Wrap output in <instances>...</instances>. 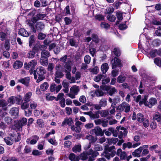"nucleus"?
Returning a JSON list of instances; mask_svg holds the SVG:
<instances>
[{"label":"nucleus","instance_id":"nucleus-34","mask_svg":"<svg viewBox=\"0 0 161 161\" xmlns=\"http://www.w3.org/2000/svg\"><path fill=\"white\" fill-rule=\"evenodd\" d=\"M94 149L96 151H102L103 148L101 145L97 144H95L94 145Z\"/></svg>","mask_w":161,"mask_h":161},{"label":"nucleus","instance_id":"nucleus-64","mask_svg":"<svg viewBox=\"0 0 161 161\" xmlns=\"http://www.w3.org/2000/svg\"><path fill=\"white\" fill-rule=\"evenodd\" d=\"M64 20L66 25H68L70 24L72 20L71 19L68 17H66L64 19Z\"/></svg>","mask_w":161,"mask_h":161},{"label":"nucleus","instance_id":"nucleus-38","mask_svg":"<svg viewBox=\"0 0 161 161\" xmlns=\"http://www.w3.org/2000/svg\"><path fill=\"white\" fill-rule=\"evenodd\" d=\"M100 114L102 117H105L108 114L109 111L108 110H103L100 112Z\"/></svg>","mask_w":161,"mask_h":161},{"label":"nucleus","instance_id":"nucleus-16","mask_svg":"<svg viewBox=\"0 0 161 161\" xmlns=\"http://www.w3.org/2000/svg\"><path fill=\"white\" fill-rule=\"evenodd\" d=\"M40 63L43 66H46L48 64V59L46 57H41Z\"/></svg>","mask_w":161,"mask_h":161},{"label":"nucleus","instance_id":"nucleus-3","mask_svg":"<svg viewBox=\"0 0 161 161\" xmlns=\"http://www.w3.org/2000/svg\"><path fill=\"white\" fill-rule=\"evenodd\" d=\"M79 90V86H73L70 88L69 93L67 94L66 95L72 99L75 98V96L78 94Z\"/></svg>","mask_w":161,"mask_h":161},{"label":"nucleus","instance_id":"nucleus-40","mask_svg":"<svg viewBox=\"0 0 161 161\" xmlns=\"http://www.w3.org/2000/svg\"><path fill=\"white\" fill-rule=\"evenodd\" d=\"M157 103V99L154 98H151L149 100V103L151 106L155 105Z\"/></svg>","mask_w":161,"mask_h":161},{"label":"nucleus","instance_id":"nucleus-25","mask_svg":"<svg viewBox=\"0 0 161 161\" xmlns=\"http://www.w3.org/2000/svg\"><path fill=\"white\" fill-rule=\"evenodd\" d=\"M106 76V75H103L101 74H99L95 76L94 78V80L96 82H99L103 77L105 78Z\"/></svg>","mask_w":161,"mask_h":161},{"label":"nucleus","instance_id":"nucleus-31","mask_svg":"<svg viewBox=\"0 0 161 161\" xmlns=\"http://www.w3.org/2000/svg\"><path fill=\"white\" fill-rule=\"evenodd\" d=\"M15 99H16V97L13 96L11 97L8 98V103L10 104L8 105V106H10L11 105L14 104L15 103Z\"/></svg>","mask_w":161,"mask_h":161},{"label":"nucleus","instance_id":"nucleus-15","mask_svg":"<svg viewBox=\"0 0 161 161\" xmlns=\"http://www.w3.org/2000/svg\"><path fill=\"white\" fill-rule=\"evenodd\" d=\"M37 73L38 75H44L46 73V70L44 67L39 66L36 69Z\"/></svg>","mask_w":161,"mask_h":161},{"label":"nucleus","instance_id":"nucleus-43","mask_svg":"<svg viewBox=\"0 0 161 161\" xmlns=\"http://www.w3.org/2000/svg\"><path fill=\"white\" fill-rule=\"evenodd\" d=\"M71 63V61H68V63H66L65 64L66 66V70H65V72H70L71 70V66H70V64Z\"/></svg>","mask_w":161,"mask_h":161},{"label":"nucleus","instance_id":"nucleus-56","mask_svg":"<svg viewBox=\"0 0 161 161\" xmlns=\"http://www.w3.org/2000/svg\"><path fill=\"white\" fill-rule=\"evenodd\" d=\"M95 18L96 19L99 21L103 20L104 19V16L101 14L97 15L95 16Z\"/></svg>","mask_w":161,"mask_h":161},{"label":"nucleus","instance_id":"nucleus-1","mask_svg":"<svg viewBox=\"0 0 161 161\" xmlns=\"http://www.w3.org/2000/svg\"><path fill=\"white\" fill-rule=\"evenodd\" d=\"M20 139V136L18 134L11 135L10 137H7L4 138V142L8 145H11L14 142H18Z\"/></svg>","mask_w":161,"mask_h":161},{"label":"nucleus","instance_id":"nucleus-61","mask_svg":"<svg viewBox=\"0 0 161 161\" xmlns=\"http://www.w3.org/2000/svg\"><path fill=\"white\" fill-rule=\"evenodd\" d=\"M46 98L47 100H53L55 98V97L53 96L47 94L46 95Z\"/></svg>","mask_w":161,"mask_h":161},{"label":"nucleus","instance_id":"nucleus-18","mask_svg":"<svg viewBox=\"0 0 161 161\" xmlns=\"http://www.w3.org/2000/svg\"><path fill=\"white\" fill-rule=\"evenodd\" d=\"M10 34V32H7L6 33L3 32H0V39L2 41L6 40L8 36Z\"/></svg>","mask_w":161,"mask_h":161},{"label":"nucleus","instance_id":"nucleus-33","mask_svg":"<svg viewBox=\"0 0 161 161\" xmlns=\"http://www.w3.org/2000/svg\"><path fill=\"white\" fill-rule=\"evenodd\" d=\"M71 129L72 131H75L77 132H80L81 130V127L80 126H75V125H71Z\"/></svg>","mask_w":161,"mask_h":161},{"label":"nucleus","instance_id":"nucleus-41","mask_svg":"<svg viewBox=\"0 0 161 161\" xmlns=\"http://www.w3.org/2000/svg\"><path fill=\"white\" fill-rule=\"evenodd\" d=\"M27 122V119L25 118H23L20 120L19 124L20 125L23 126L26 125Z\"/></svg>","mask_w":161,"mask_h":161},{"label":"nucleus","instance_id":"nucleus-54","mask_svg":"<svg viewBox=\"0 0 161 161\" xmlns=\"http://www.w3.org/2000/svg\"><path fill=\"white\" fill-rule=\"evenodd\" d=\"M150 54L152 58L154 57L157 55V50H154L150 52Z\"/></svg>","mask_w":161,"mask_h":161},{"label":"nucleus","instance_id":"nucleus-23","mask_svg":"<svg viewBox=\"0 0 161 161\" xmlns=\"http://www.w3.org/2000/svg\"><path fill=\"white\" fill-rule=\"evenodd\" d=\"M45 25L42 22H38L36 25V29L38 31H41L44 29Z\"/></svg>","mask_w":161,"mask_h":161},{"label":"nucleus","instance_id":"nucleus-59","mask_svg":"<svg viewBox=\"0 0 161 161\" xmlns=\"http://www.w3.org/2000/svg\"><path fill=\"white\" fill-rule=\"evenodd\" d=\"M54 68V64L53 63H49L48 66V70L50 72H52Z\"/></svg>","mask_w":161,"mask_h":161},{"label":"nucleus","instance_id":"nucleus-35","mask_svg":"<svg viewBox=\"0 0 161 161\" xmlns=\"http://www.w3.org/2000/svg\"><path fill=\"white\" fill-rule=\"evenodd\" d=\"M37 125L40 127L43 128L44 126V121L42 119H38L36 122Z\"/></svg>","mask_w":161,"mask_h":161},{"label":"nucleus","instance_id":"nucleus-13","mask_svg":"<svg viewBox=\"0 0 161 161\" xmlns=\"http://www.w3.org/2000/svg\"><path fill=\"white\" fill-rule=\"evenodd\" d=\"M38 50L36 47H35L33 48L32 51H30L27 54V56L29 58H33L35 56L36 53V52H37Z\"/></svg>","mask_w":161,"mask_h":161},{"label":"nucleus","instance_id":"nucleus-39","mask_svg":"<svg viewBox=\"0 0 161 161\" xmlns=\"http://www.w3.org/2000/svg\"><path fill=\"white\" fill-rule=\"evenodd\" d=\"M48 85L47 82H45L40 86V88L42 91H45L48 88Z\"/></svg>","mask_w":161,"mask_h":161},{"label":"nucleus","instance_id":"nucleus-14","mask_svg":"<svg viewBox=\"0 0 161 161\" xmlns=\"http://www.w3.org/2000/svg\"><path fill=\"white\" fill-rule=\"evenodd\" d=\"M143 150V147H141L138 148L135 150L134 152L132 153V155L133 156L136 157H140V154Z\"/></svg>","mask_w":161,"mask_h":161},{"label":"nucleus","instance_id":"nucleus-22","mask_svg":"<svg viewBox=\"0 0 161 161\" xmlns=\"http://www.w3.org/2000/svg\"><path fill=\"white\" fill-rule=\"evenodd\" d=\"M30 80V79L29 77H26L19 80V81L26 86H27L28 85Z\"/></svg>","mask_w":161,"mask_h":161},{"label":"nucleus","instance_id":"nucleus-45","mask_svg":"<svg viewBox=\"0 0 161 161\" xmlns=\"http://www.w3.org/2000/svg\"><path fill=\"white\" fill-rule=\"evenodd\" d=\"M30 106L32 109H35L37 107V104L36 102L32 101L30 103Z\"/></svg>","mask_w":161,"mask_h":161},{"label":"nucleus","instance_id":"nucleus-9","mask_svg":"<svg viewBox=\"0 0 161 161\" xmlns=\"http://www.w3.org/2000/svg\"><path fill=\"white\" fill-rule=\"evenodd\" d=\"M112 68L113 69L115 68L117 66L120 67L121 66L120 60L117 58H115L112 60Z\"/></svg>","mask_w":161,"mask_h":161},{"label":"nucleus","instance_id":"nucleus-52","mask_svg":"<svg viewBox=\"0 0 161 161\" xmlns=\"http://www.w3.org/2000/svg\"><path fill=\"white\" fill-rule=\"evenodd\" d=\"M154 63L158 66H161V60L160 58H156L154 59Z\"/></svg>","mask_w":161,"mask_h":161},{"label":"nucleus","instance_id":"nucleus-58","mask_svg":"<svg viewBox=\"0 0 161 161\" xmlns=\"http://www.w3.org/2000/svg\"><path fill=\"white\" fill-rule=\"evenodd\" d=\"M27 102H28L25 101V102L22 104L21 105V108L22 109H25L28 107L29 105L28 103Z\"/></svg>","mask_w":161,"mask_h":161},{"label":"nucleus","instance_id":"nucleus-27","mask_svg":"<svg viewBox=\"0 0 161 161\" xmlns=\"http://www.w3.org/2000/svg\"><path fill=\"white\" fill-rule=\"evenodd\" d=\"M8 104V103L6 100L3 99L0 100V107H2L3 108L5 107L4 108V109L5 110H6L7 109V108L5 107H6Z\"/></svg>","mask_w":161,"mask_h":161},{"label":"nucleus","instance_id":"nucleus-48","mask_svg":"<svg viewBox=\"0 0 161 161\" xmlns=\"http://www.w3.org/2000/svg\"><path fill=\"white\" fill-rule=\"evenodd\" d=\"M85 62L86 64H89L91 61V57L88 55H86L84 58Z\"/></svg>","mask_w":161,"mask_h":161},{"label":"nucleus","instance_id":"nucleus-46","mask_svg":"<svg viewBox=\"0 0 161 161\" xmlns=\"http://www.w3.org/2000/svg\"><path fill=\"white\" fill-rule=\"evenodd\" d=\"M4 47L6 50H9L10 48V44L8 40H5L4 43Z\"/></svg>","mask_w":161,"mask_h":161},{"label":"nucleus","instance_id":"nucleus-62","mask_svg":"<svg viewBox=\"0 0 161 161\" xmlns=\"http://www.w3.org/2000/svg\"><path fill=\"white\" fill-rule=\"evenodd\" d=\"M57 86V85L55 84H51L50 86V90L51 92H53L55 91L56 90V87Z\"/></svg>","mask_w":161,"mask_h":161},{"label":"nucleus","instance_id":"nucleus-6","mask_svg":"<svg viewBox=\"0 0 161 161\" xmlns=\"http://www.w3.org/2000/svg\"><path fill=\"white\" fill-rule=\"evenodd\" d=\"M39 137L38 136L35 135L32 136L31 138H28L26 140V142L28 144L31 145L35 144L39 140Z\"/></svg>","mask_w":161,"mask_h":161},{"label":"nucleus","instance_id":"nucleus-53","mask_svg":"<svg viewBox=\"0 0 161 161\" xmlns=\"http://www.w3.org/2000/svg\"><path fill=\"white\" fill-rule=\"evenodd\" d=\"M90 70V71L92 73L96 74L98 72L99 69L97 66H95L93 68L91 69Z\"/></svg>","mask_w":161,"mask_h":161},{"label":"nucleus","instance_id":"nucleus-4","mask_svg":"<svg viewBox=\"0 0 161 161\" xmlns=\"http://www.w3.org/2000/svg\"><path fill=\"white\" fill-rule=\"evenodd\" d=\"M47 47L46 45H40L39 46V49L42 51L41 53V57H46L47 58L49 57L50 55L48 51L45 50Z\"/></svg>","mask_w":161,"mask_h":161},{"label":"nucleus","instance_id":"nucleus-10","mask_svg":"<svg viewBox=\"0 0 161 161\" xmlns=\"http://www.w3.org/2000/svg\"><path fill=\"white\" fill-rule=\"evenodd\" d=\"M115 152H112L111 153L107 152L104 151L102 154L103 156L105 157L108 160H110L111 158H112L115 155Z\"/></svg>","mask_w":161,"mask_h":161},{"label":"nucleus","instance_id":"nucleus-57","mask_svg":"<svg viewBox=\"0 0 161 161\" xmlns=\"http://www.w3.org/2000/svg\"><path fill=\"white\" fill-rule=\"evenodd\" d=\"M139 104L140 105L144 104L145 105L148 106L149 107H150L149 106V105H147V103L145 100V99L141 98V100H140V101H139Z\"/></svg>","mask_w":161,"mask_h":161},{"label":"nucleus","instance_id":"nucleus-50","mask_svg":"<svg viewBox=\"0 0 161 161\" xmlns=\"http://www.w3.org/2000/svg\"><path fill=\"white\" fill-rule=\"evenodd\" d=\"M95 93L97 97L102 96L103 95L104 93L100 89H98L95 92Z\"/></svg>","mask_w":161,"mask_h":161},{"label":"nucleus","instance_id":"nucleus-26","mask_svg":"<svg viewBox=\"0 0 161 161\" xmlns=\"http://www.w3.org/2000/svg\"><path fill=\"white\" fill-rule=\"evenodd\" d=\"M32 93L31 92L27 93L24 97V100L26 102H28L30 101V98L32 96Z\"/></svg>","mask_w":161,"mask_h":161},{"label":"nucleus","instance_id":"nucleus-19","mask_svg":"<svg viewBox=\"0 0 161 161\" xmlns=\"http://www.w3.org/2000/svg\"><path fill=\"white\" fill-rule=\"evenodd\" d=\"M19 34L24 36L28 37L29 36V33L24 28H21L19 31Z\"/></svg>","mask_w":161,"mask_h":161},{"label":"nucleus","instance_id":"nucleus-28","mask_svg":"<svg viewBox=\"0 0 161 161\" xmlns=\"http://www.w3.org/2000/svg\"><path fill=\"white\" fill-rule=\"evenodd\" d=\"M10 113L12 115L17 116L18 114V110L16 108H13L10 110Z\"/></svg>","mask_w":161,"mask_h":161},{"label":"nucleus","instance_id":"nucleus-60","mask_svg":"<svg viewBox=\"0 0 161 161\" xmlns=\"http://www.w3.org/2000/svg\"><path fill=\"white\" fill-rule=\"evenodd\" d=\"M125 78L121 76H119L117 78V81L119 83L123 82L125 80Z\"/></svg>","mask_w":161,"mask_h":161},{"label":"nucleus","instance_id":"nucleus-2","mask_svg":"<svg viewBox=\"0 0 161 161\" xmlns=\"http://www.w3.org/2000/svg\"><path fill=\"white\" fill-rule=\"evenodd\" d=\"M130 109V105L125 102H123L121 104H120L117 108V110L121 112L124 111L126 113L129 112Z\"/></svg>","mask_w":161,"mask_h":161},{"label":"nucleus","instance_id":"nucleus-11","mask_svg":"<svg viewBox=\"0 0 161 161\" xmlns=\"http://www.w3.org/2000/svg\"><path fill=\"white\" fill-rule=\"evenodd\" d=\"M73 122L72 118H66L64 121L62 122V126H64L66 124H67L68 125L71 126L73 125Z\"/></svg>","mask_w":161,"mask_h":161},{"label":"nucleus","instance_id":"nucleus-32","mask_svg":"<svg viewBox=\"0 0 161 161\" xmlns=\"http://www.w3.org/2000/svg\"><path fill=\"white\" fill-rule=\"evenodd\" d=\"M86 138L91 141V142H95L97 140V139L96 138L90 135L86 136Z\"/></svg>","mask_w":161,"mask_h":161},{"label":"nucleus","instance_id":"nucleus-8","mask_svg":"<svg viewBox=\"0 0 161 161\" xmlns=\"http://www.w3.org/2000/svg\"><path fill=\"white\" fill-rule=\"evenodd\" d=\"M116 154L120 157L121 160H125L126 158L127 155L125 152H123L121 149H118L116 152Z\"/></svg>","mask_w":161,"mask_h":161},{"label":"nucleus","instance_id":"nucleus-55","mask_svg":"<svg viewBox=\"0 0 161 161\" xmlns=\"http://www.w3.org/2000/svg\"><path fill=\"white\" fill-rule=\"evenodd\" d=\"M122 13L121 12H118L116 13V16L118 19L119 21L123 19Z\"/></svg>","mask_w":161,"mask_h":161},{"label":"nucleus","instance_id":"nucleus-5","mask_svg":"<svg viewBox=\"0 0 161 161\" xmlns=\"http://www.w3.org/2000/svg\"><path fill=\"white\" fill-rule=\"evenodd\" d=\"M90 133L91 134H95L97 136H102L103 134L102 129L98 126L96 127L94 129L91 130Z\"/></svg>","mask_w":161,"mask_h":161},{"label":"nucleus","instance_id":"nucleus-17","mask_svg":"<svg viewBox=\"0 0 161 161\" xmlns=\"http://www.w3.org/2000/svg\"><path fill=\"white\" fill-rule=\"evenodd\" d=\"M89 155H88V161H93L95 160V158L96 156L95 155L94 151L92 149H91L89 152Z\"/></svg>","mask_w":161,"mask_h":161},{"label":"nucleus","instance_id":"nucleus-7","mask_svg":"<svg viewBox=\"0 0 161 161\" xmlns=\"http://www.w3.org/2000/svg\"><path fill=\"white\" fill-rule=\"evenodd\" d=\"M37 61L36 60L33 59L30 61L28 64L25 63L24 64V67L27 69H29L30 67L33 68L37 64Z\"/></svg>","mask_w":161,"mask_h":161},{"label":"nucleus","instance_id":"nucleus-37","mask_svg":"<svg viewBox=\"0 0 161 161\" xmlns=\"http://www.w3.org/2000/svg\"><path fill=\"white\" fill-rule=\"evenodd\" d=\"M72 150L75 153L80 152L81 150V146L79 145L75 146L73 148Z\"/></svg>","mask_w":161,"mask_h":161},{"label":"nucleus","instance_id":"nucleus-42","mask_svg":"<svg viewBox=\"0 0 161 161\" xmlns=\"http://www.w3.org/2000/svg\"><path fill=\"white\" fill-rule=\"evenodd\" d=\"M99 104L101 107H105L107 105V101L105 99H102L99 102Z\"/></svg>","mask_w":161,"mask_h":161},{"label":"nucleus","instance_id":"nucleus-36","mask_svg":"<svg viewBox=\"0 0 161 161\" xmlns=\"http://www.w3.org/2000/svg\"><path fill=\"white\" fill-rule=\"evenodd\" d=\"M60 65H57L56 66V69L57 70V71L56 73V76H59L60 77H61L63 76V75L59 71L60 70Z\"/></svg>","mask_w":161,"mask_h":161},{"label":"nucleus","instance_id":"nucleus-12","mask_svg":"<svg viewBox=\"0 0 161 161\" xmlns=\"http://www.w3.org/2000/svg\"><path fill=\"white\" fill-rule=\"evenodd\" d=\"M153 119L154 120H156L161 125V113L158 112H155L153 116Z\"/></svg>","mask_w":161,"mask_h":161},{"label":"nucleus","instance_id":"nucleus-63","mask_svg":"<svg viewBox=\"0 0 161 161\" xmlns=\"http://www.w3.org/2000/svg\"><path fill=\"white\" fill-rule=\"evenodd\" d=\"M142 122L145 127H147L149 126V121L147 119H144Z\"/></svg>","mask_w":161,"mask_h":161},{"label":"nucleus","instance_id":"nucleus-20","mask_svg":"<svg viewBox=\"0 0 161 161\" xmlns=\"http://www.w3.org/2000/svg\"><path fill=\"white\" fill-rule=\"evenodd\" d=\"M69 158L71 161H78L80 159V157L76 156L73 153H71L69 156Z\"/></svg>","mask_w":161,"mask_h":161},{"label":"nucleus","instance_id":"nucleus-47","mask_svg":"<svg viewBox=\"0 0 161 161\" xmlns=\"http://www.w3.org/2000/svg\"><path fill=\"white\" fill-rule=\"evenodd\" d=\"M113 52L115 55L117 56H119L121 54V52L119 49L118 48H115Z\"/></svg>","mask_w":161,"mask_h":161},{"label":"nucleus","instance_id":"nucleus-24","mask_svg":"<svg viewBox=\"0 0 161 161\" xmlns=\"http://www.w3.org/2000/svg\"><path fill=\"white\" fill-rule=\"evenodd\" d=\"M22 62L17 61L14 63L13 67L15 69H16L20 68L22 66Z\"/></svg>","mask_w":161,"mask_h":161},{"label":"nucleus","instance_id":"nucleus-29","mask_svg":"<svg viewBox=\"0 0 161 161\" xmlns=\"http://www.w3.org/2000/svg\"><path fill=\"white\" fill-rule=\"evenodd\" d=\"M89 154V152L88 153L86 152L84 153H81L80 155V159H81L82 160H84L88 158V156Z\"/></svg>","mask_w":161,"mask_h":161},{"label":"nucleus","instance_id":"nucleus-51","mask_svg":"<svg viewBox=\"0 0 161 161\" xmlns=\"http://www.w3.org/2000/svg\"><path fill=\"white\" fill-rule=\"evenodd\" d=\"M32 154L34 155L38 156L42 154V152L38 150H35L32 151Z\"/></svg>","mask_w":161,"mask_h":161},{"label":"nucleus","instance_id":"nucleus-21","mask_svg":"<svg viewBox=\"0 0 161 161\" xmlns=\"http://www.w3.org/2000/svg\"><path fill=\"white\" fill-rule=\"evenodd\" d=\"M109 68L108 64L105 63L102 64L101 67V69L103 74H105L108 71Z\"/></svg>","mask_w":161,"mask_h":161},{"label":"nucleus","instance_id":"nucleus-44","mask_svg":"<svg viewBox=\"0 0 161 161\" xmlns=\"http://www.w3.org/2000/svg\"><path fill=\"white\" fill-rule=\"evenodd\" d=\"M107 19L111 22L114 21L116 19V17L114 15L109 14L107 16Z\"/></svg>","mask_w":161,"mask_h":161},{"label":"nucleus","instance_id":"nucleus-30","mask_svg":"<svg viewBox=\"0 0 161 161\" xmlns=\"http://www.w3.org/2000/svg\"><path fill=\"white\" fill-rule=\"evenodd\" d=\"M143 115L141 113H139L137 114L136 119L139 122H142L144 119Z\"/></svg>","mask_w":161,"mask_h":161},{"label":"nucleus","instance_id":"nucleus-49","mask_svg":"<svg viewBox=\"0 0 161 161\" xmlns=\"http://www.w3.org/2000/svg\"><path fill=\"white\" fill-rule=\"evenodd\" d=\"M92 37V42H94L96 43H97L98 42L99 39L97 36L96 34H93Z\"/></svg>","mask_w":161,"mask_h":161}]
</instances>
